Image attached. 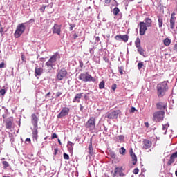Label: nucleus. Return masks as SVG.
<instances>
[{"label": "nucleus", "instance_id": "nucleus-1", "mask_svg": "<svg viewBox=\"0 0 177 177\" xmlns=\"http://www.w3.org/2000/svg\"><path fill=\"white\" fill-rule=\"evenodd\" d=\"M168 91V83L165 81L157 85V95L158 97H164L165 93Z\"/></svg>", "mask_w": 177, "mask_h": 177}, {"label": "nucleus", "instance_id": "nucleus-37", "mask_svg": "<svg viewBox=\"0 0 177 177\" xmlns=\"http://www.w3.org/2000/svg\"><path fill=\"white\" fill-rule=\"evenodd\" d=\"M64 160H70V156H68V154L64 153Z\"/></svg>", "mask_w": 177, "mask_h": 177}, {"label": "nucleus", "instance_id": "nucleus-35", "mask_svg": "<svg viewBox=\"0 0 177 177\" xmlns=\"http://www.w3.org/2000/svg\"><path fill=\"white\" fill-rule=\"evenodd\" d=\"M5 93H6V90L3 88L0 90V94L1 96H5Z\"/></svg>", "mask_w": 177, "mask_h": 177}, {"label": "nucleus", "instance_id": "nucleus-20", "mask_svg": "<svg viewBox=\"0 0 177 177\" xmlns=\"http://www.w3.org/2000/svg\"><path fill=\"white\" fill-rule=\"evenodd\" d=\"M82 95H84V93H77L75 95V97L73 100V103H80L81 102L80 99L82 98Z\"/></svg>", "mask_w": 177, "mask_h": 177}, {"label": "nucleus", "instance_id": "nucleus-15", "mask_svg": "<svg viewBox=\"0 0 177 177\" xmlns=\"http://www.w3.org/2000/svg\"><path fill=\"white\" fill-rule=\"evenodd\" d=\"M175 12L171 13L170 18V28L174 30L175 28V21H176V17Z\"/></svg>", "mask_w": 177, "mask_h": 177}, {"label": "nucleus", "instance_id": "nucleus-17", "mask_svg": "<svg viewBox=\"0 0 177 177\" xmlns=\"http://www.w3.org/2000/svg\"><path fill=\"white\" fill-rule=\"evenodd\" d=\"M32 119H31V122L34 127V128H37L38 127V121L39 119L37 117V115H35V113L32 114Z\"/></svg>", "mask_w": 177, "mask_h": 177}, {"label": "nucleus", "instance_id": "nucleus-48", "mask_svg": "<svg viewBox=\"0 0 177 177\" xmlns=\"http://www.w3.org/2000/svg\"><path fill=\"white\" fill-rule=\"evenodd\" d=\"M67 146H70V147H73L74 146V143L71 142V141L68 142V145Z\"/></svg>", "mask_w": 177, "mask_h": 177}, {"label": "nucleus", "instance_id": "nucleus-2", "mask_svg": "<svg viewBox=\"0 0 177 177\" xmlns=\"http://www.w3.org/2000/svg\"><path fill=\"white\" fill-rule=\"evenodd\" d=\"M57 59H60V55L59 53H56L53 55L47 62H46V66L48 71L55 70V66H56V62H57Z\"/></svg>", "mask_w": 177, "mask_h": 177}, {"label": "nucleus", "instance_id": "nucleus-64", "mask_svg": "<svg viewBox=\"0 0 177 177\" xmlns=\"http://www.w3.org/2000/svg\"><path fill=\"white\" fill-rule=\"evenodd\" d=\"M175 175L177 176V170L175 171Z\"/></svg>", "mask_w": 177, "mask_h": 177}, {"label": "nucleus", "instance_id": "nucleus-33", "mask_svg": "<svg viewBox=\"0 0 177 177\" xmlns=\"http://www.w3.org/2000/svg\"><path fill=\"white\" fill-rule=\"evenodd\" d=\"M118 71H119L120 74H121V75H122V74H124V68L122 66H119Z\"/></svg>", "mask_w": 177, "mask_h": 177}, {"label": "nucleus", "instance_id": "nucleus-45", "mask_svg": "<svg viewBox=\"0 0 177 177\" xmlns=\"http://www.w3.org/2000/svg\"><path fill=\"white\" fill-rule=\"evenodd\" d=\"M79 64L80 68H82V67H84V62H82V61H80Z\"/></svg>", "mask_w": 177, "mask_h": 177}, {"label": "nucleus", "instance_id": "nucleus-26", "mask_svg": "<svg viewBox=\"0 0 177 177\" xmlns=\"http://www.w3.org/2000/svg\"><path fill=\"white\" fill-rule=\"evenodd\" d=\"M135 46L136 48H140L142 47L141 44H140V38L137 37L136 41H135Z\"/></svg>", "mask_w": 177, "mask_h": 177}, {"label": "nucleus", "instance_id": "nucleus-52", "mask_svg": "<svg viewBox=\"0 0 177 177\" xmlns=\"http://www.w3.org/2000/svg\"><path fill=\"white\" fill-rule=\"evenodd\" d=\"M80 111H84V106H82V104H80Z\"/></svg>", "mask_w": 177, "mask_h": 177}, {"label": "nucleus", "instance_id": "nucleus-39", "mask_svg": "<svg viewBox=\"0 0 177 177\" xmlns=\"http://www.w3.org/2000/svg\"><path fill=\"white\" fill-rule=\"evenodd\" d=\"M75 27V24H70L69 30L70 31H73V29Z\"/></svg>", "mask_w": 177, "mask_h": 177}, {"label": "nucleus", "instance_id": "nucleus-28", "mask_svg": "<svg viewBox=\"0 0 177 177\" xmlns=\"http://www.w3.org/2000/svg\"><path fill=\"white\" fill-rule=\"evenodd\" d=\"M137 48L138 53H140V55H141L142 56H145V50H143L142 47H138Z\"/></svg>", "mask_w": 177, "mask_h": 177}, {"label": "nucleus", "instance_id": "nucleus-50", "mask_svg": "<svg viewBox=\"0 0 177 177\" xmlns=\"http://www.w3.org/2000/svg\"><path fill=\"white\" fill-rule=\"evenodd\" d=\"M58 151H59V149L57 148H55L54 149V156H56L57 154Z\"/></svg>", "mask_w": 177, "mask_h": 177}, {"label": "nucleus", "instance_id": "nucleus-49", "mask_svg": "<svg viewBox=\"0 0 177 177\" xmlns=\"http://www.w3.org/2000/svg\"><path fill=\"white\" fill-rule=\"evenodd\" d=\"M3 30H4L3 27L0 28V34H1V35H3Z\"/></svg>", "mask_w": 177, "mask_h": 177}, {"label": "nucleus", "instance_id": "nucleus-58", "mask_svg": "<svg viewBox=\"0 0 177 177\" xmlns=\"http://www.w3.org/2000/svg\"><path fill=\"white\" fill-rule=\"evenodd\" d=\"M95 40L97 41V42H99L100 41V38L99 37V36H97L95 37Z\"/></svg>", "mask_w": 177, "mask_h": 177}, {"label": "nucleus", "instance_id": "nucleus-55", "mask_svg": "<svg viewBox=\"0 0 177 177\" xmlns=\"http://www.w3.org/2000/svg\"><path fill=\"white\" fill-rule=\"evenodd\" d=\"M73 38H74V39L78 38V35H77V33H75V34L73 35Z\"/></svg>", "mask_w": 177, "mask_h": 177}, {"label": "nucleus", "instance_id": "nucleus-57", "mask_svg": "<svg viewBox=\"0 0 177 177\" xmlns=\"http://www.w3.org/2000/svg\"><path fill=\"white\" fill-rule=\"evenodd\" d=\"M111 2V0H105V3L109 4Z\"/></svg>", "mask_w": 177, "mask_h": 177}, {"label": "nucleus", "instance_id": "nucleus-21", "mask_svg": "<svg viewBox=\"0 0 177 177\" xmlns=\"http://www.w3.org/2000/svg\"><path fill=\"white\" fill-rule=\"evenodd\" d=\"M130 156L132 158L133 165H136V162H138V158L132 149L130 151Z\"/></svg>", "mask_w": 177, "mask_h": 177}, {"label": "nucleus", "instance_id": "nucleus-60", "mask_svg": "<svg viewBox=\"0 0 177 177\" xmlns=\"http://www.w3.org/2000/svg\"><path fill=\"white\" fill-rule=\"evenodd\" d=\"M26 142H30V143H31V139H30V138H26Z\"/></svg>", "mask_w": 177, "mask_h": 177}, {"label": "nucleus", "instance_id": "nucleus-56", "mask_svg": "<svg viewBox=\"0 0 177 177\" xmlns=\"http://www.w3.org/2000/svg\"><path fill=\"white\" fill-rule=\"evenodd\" d=\"M144 124H145L146 128H149V122H146Z\"/></svg>", "mask_w": 177, "mask_h": 177}, {"label": "nucleus", "instance_id": "nucleus-13", "mask_svg": "<svg viewBox=\"0 0 177 177\" xmlns=\"http://www.w3.org/2000/svg\"><path fill=\"white\" fill-rule=\"evenodd\" d=\"M3 121L5 122L6 129H12V127H13V120H12V118H8Z\"/></svg>", "mask_w": 177, "mask_h": 177}, {"label": "nucleus", "instance_id": "nucleus-30", "mask_svg": "<svg viewBox=\"0 0 177 177\" xmlns=\"http://www.w3.org/2000/svg\"><path fill=\"white\" fill-rule=\"evenodd\" d=\"M126 151H127V150L125 149V148L124 147H122L119 150L120 154H122V156H125Z\"/></svg>", "mask_w": 177, "mask_h": 177}, {"label": "nucleus", "instance_id": "nucleus-19", "mask_svg": "<svg viewBox=\"0 0 177 177\" xmlns=\"http://www.w3.org/2000/svg\"><path fill=\"white\" fill-rule=\"evenodd\" d=\"M156 109L158 110H165L167 109V102H158L156 103Z\"/></svg>", "mask_w": 177, "mask_h": 177}, {"label": "nucleus", "instance_id": "nucleus-53", "mask_svg": "<svg viewBox=\"0 0 177 177\" xmlns=\"http://www.w3.org/2000/svg\"><path fill=\"white\" fill-rule=\"evenodd\" d=\"M103 59L104 62H106V63H109V58H107V57H104Z\"/></svg>", "mask_w": 177, "mask_h": 177}, {"label": "nucleus", "instance_id": "nucleus-10", "mask_svg": "<svg viewBox=\"0 0 177 177\" xmlns=\"http://www.w3.org/2000/svg\"><path fill=\"white\" fill-rule=\"evenodd\" d=\"M140 35H145L146 34V31H147V26H146V23L140 22Z\"/></svg>", "mask_w": 177, "mask_h": 177}, {"label": "nucleus", "instance_id": "nucleus-44", "mask_svg": "<svg viewBox=\"0 0 177 177\" xmlns=\"http://www.w3.org/2000/svg\"><path fill=\"white\" fill-rule=\"evenodd\" d=\"M55 138L56 139H57V135L54 133H53V135L51 136V138H52V139H55Z\"/></svg>", "mask_w": 177, "mask_h": 177}, {"label": "nucleus", "instance_id": "nucleus-59", "mask_svg": "<svg viewBox=\"0 0 177 177\" xmlns=\"http://www.w3.org/2000/svg\"><path fill=\"white\" fill-rule=\"evenodd\" d=\"M49 95H50V92L48 93L47 94H46L45 97H49Z\"/></svg>", "mask_w": 177, "mask_h": 177}, {"label": "nucleus", "instance_id": "nucleus-38", "mask_svg": "<svg viewBox=\"0 0 177 177\" xmlns=\"http://www.w3.org/2000/svg\"><path fill=\"white\" fill-rule=\"evenodd\" d=\"M142 67H143V62H139L138 64V70H140L142 68Z\"/></svg>", "mask_w": 177, "mask_h": 177}, {"label": "nucleus", "instance_id": "nucleus-40", "mask_svg": "<svg viewBox=\"0 0 177 177\" xmlns=\"http://www.w3.org/2000/svg\"><path fill=\"white\" fill-rule=\"evenodd\" d=\"M112 91H115L117 89V84H113L111 87Z\"/></svg>", "mask_w": 177, "mask_h": 177}, {"label": "nucleus", "instance_id": "nucleus-62", "mask_svg": "<svg viewBox=\"0 0 177 177\" xmlns=\"http://www.w3.org/2000/svg\"><path fill=\"white\" fill-rule=\"evenodd\" d=\"M57 140H58L59 145H62V141H60V139L58 138Z\"/></svg>", "mask_w": 177, "mask_h": 177}, {"label": "nucleus", "instance_id": "nucleus-32", "mask_svg": "<svg viewBox=\"0 0 177 177\" xmlns=\"http://www.w3.org/2000/svg\"><path fill=\"white\" fill-rule=\"evenodd\" d=\"M99 88H100V89H104V81H102V82L99 84Z\"/></svg>", "mask_w": 177, "mask_h": 177}, {"label": "nucleus", "instance_id": "nucleus-4", "mask_svg": "<svg viewBox=\"0 0 177 177\" xmlns=\"http://www.w3.org/2000/svg\"><path fill=\"white\" fill-rule=\"evenodd\" d=\"M79 80L84 81V82H95L96 81V79L92 77V75H89L88 72H86L85 73H81L79 75Z\"/></svg>", "mask_w": 177, "mask_h": 177}, {"label": "nucleus", "instance_id": "nucleus-22", "mask_svg": "<svg viewBox=\"0 0 177 177\" xmlns=\"http://www.w3.org/2000/svg\"><path fill=\"white\" fill-rule=\"evenodd\" d=\"M42 73H44V68H39L38 66H37L35 69V77L38 76H41Z\"/></svg>", "mask_w": 177, "mask_h": 177}, {"label": "nucleus", "instance_id": "nucleus-61", "mask_svg": "<svg viewBox=\"0 0 177 177\" xmlns=\"http://www.w3.org/2000/svg\"><path fill=\"white\" fill-rule=\"evenodd\" d=\"M174 50H177V44L174 45Z\"/></svg>", "mask_w": 177, "mask_h": 177}, {"label": "nucleus", "instance_id": "nucleus-16", "mask_svg": "<svg viewBox=\"0 0 177 177\" xmlns=\"http://www.w3.org/2000/svg\"><path fill=\"white\" fill-rule=\"evenodd\" d=\"M121 111L120 110L118 111H113L107 115V118H109L110 120H112L113 118H115L118 117V114H120Z\"/></svg>", "mask_w": 177, "mask_h": 177}, {"label": "nucleus", "instance_id": "nucleus-31", "mask_svg": "<svg viewBox=\"0 0 177 177\" xmlns=\"http://www.w3.org/2000/svg\"><path fill=\"white\" fill-rule=\"evenodd\" d=\"M162 23H163L162 18L158 17V26H159L160 28H161V27H162Z\"/></svg>", "mask_w": 177, "mask_h": 177}, {"label": "nucleus", "instance_id": "nucleus-14", "mask_svg": "<svg viewBox=\"0 0 177 177\" xmlns=\"http://www.w3.org/2000/svg\"><path fill=\"white\" fill-rule=\"evenodd\" d=\"M115 39L116 41H120V39H121L123 42H127L128 39H129V36H128V35H118L115 36Z\"/></svg>", "mask_w": 177, "mask_h": 177}, {"label": "nucleus", "instance_id": "nucleus-63", "mask_svg": "<svg viewBox=\"0 0 177 177\" xmlns=\"http://www.w3.org/2000/svg\"><path fill=\"white\" fill-rule=\"evenodd\" d=\"M92 52H93V48H91V49H90V53H92Z\"/></svg>", "mask_w": 177, "mask_h": 177}, {"label": "nucleus", "instance_id": "nucleus-51", "mask_svg": "<svg viewBox=\"0 0 177 177\" xmlns=\"http://www.w3.org/2000/svg\"><path fill=\"white\" fill-rule=\"evenodd\" d=\"M136 111V109H135V107H131L130 113H135Z\"/></svg>", "mask_w": 177, "mask_h": 177}, {"label": "nucleus", "instance_id": "nucleus-3", "mask_svg": "<svg viewBox=\"0 0 177 177\" xmlns=\"http://www.w3.org/2000/svg\"><path fill=\"white\" fill-rule=\"evenodd\" d=\"M24 31H26V23L18 24L14 33L15 38H20L24 33Z\"/></svg>", "mask_w": 177, "mask_h": 177}, {"label": "nucleus", "instance_id": "nucleus-24", "mask_svg": "<svg viewBox=\"0 0 177 177\" xmlns=\"http://www.w3.org/2000/svg\"><path fill=\"white\" fill-rule=\"evenodd\" d=\"M32 136L34 139H38V127H34V131H32Z\"/></svg>", "mask_w": 177, "mask_h": 177}, {"label": "nucleus", "instance_id": "nucleus-42", "mask_svg": "<svg viewBox=\"0 0 177 177\" xmlns=\"http://www.w3.org/2000/svg\"><path fill=\"white\" fill-rule=\"evenodd\" d=\"M133 174H135V175H138V174H139V169L138 168L134 169Z\"/></svg>", "mask_w": 177, "mask_h": 177}, {"label": "nucleus", "instance_id": "nucleus-34", "mask_svg": "<svg viewBox=\"0 0 177 177\" xmlns=\"http://www.w3.org/2000/svg\"><path fill=\"white\" fill-rule=\"evenodd\" d=\"M2 164L4 168H8V167H9V163L7 161H3Z\"/></svg>", "mask_w": 177, "mask_h": 177}, {"label": "nucleus", "instance_id": "nucleus-54", "mask_svg": "<svg viewBox=\"0 0 177 177\" xmlns=\"http://www.w3.org/2000/svg\"><path fill=\"white\" fill-rule=\"evenodd\" d=\"M26 57H24V55H21V60L22 62H26Z\"/></svg>", "mask_w": 177, "mask_h": 177}, {"label": "nucleus", "instance_id": "nucleus-36", "mask_svg": "<svg viewBox=\"0 0 177 177\" xmlns=\"http://www.w3.org/2000/svg\"><path fill=\"white\" fill-rule=\"evenodd\" d=\"M68 147V151H69V153H73V150H74V147H70V146H67Z\"/></svg>", "mask_w": 177, "mask_h": 177}, {"label": "nucleus", "instance_id": "nucleus-46", "mask_svg": "<svg viewBox=\"0 0 177 177\" xmlns=\"http://www.w3.org/2000/svg\"><path fill=\"white\" fill-rule=\"evenodd\" d=\"M62 96V92L59 91L56 93V97H60Z\"/></svg>", "mask_w": 177, "mask_h": 177}, {"label": "nucleus", "instance_id": "nucleus-7", "mask_svg": "<svg viewBox=\"0 0 177 177\" xmlns=\"http://www.w3.org/2000/svg\"><path fill=\"white\" fill-rule=\"evenodd\" d=\"M165 115V112H164V111H158L154 112L153 114V121H156V122H160V121H163Z\"/></svg>", "mask_w": 177, "mask_h": 177}, {"label": "nucleus", "instance_id": "nucleus-25", "mask_svg": "<svg viewBox=\"0 0 177 177\" xmlns=\"http://www.w3.org/2000/svg\"><path fill=\"white\" fill-rule=\"evenodd\" d=\"M152 23H153V21L151 20V19L145 18V26L147 27H151Z\"/></svg>", "mask_w": 177, "mask_h": 177}, {"label": "nucleus", "instance_id": "nucleus-8", "mask_svg": "<svg viewBox=\"0 0 177 177\" xmlns=\"http://www.w3.org/2000/svg\"><path fill=\"white\" fill-rule=\"evenodd\" d=\"M113 176H125V174H124V167H122V166L116 167L114 171Z\"/></svg>", "mask_w": 177, "mask_h": 177}, {"label": "nucleus", "instance_id": "nucleus-29", "mask_svg": "<svg viewBox=\"0 0 177 177\" xmlns=\"http://www.w3.org/2000/svg\"><path fill=\"white\" fill-rule=\"evenodd\" d=\"M113 13L114 16H117L120 13V8H118V7L113 8Z\"/></svg>", "mask_w": 177, "mask_h": 177}, {"label": "nucleus", "instance_id": "nucleus-12", "mask_svg": "<svg viewBox=\"0 0 177 177\" xmlns=\"http://www.w3.org/2000/svg\"><path fill=\"white\" fill-rule=\"evenodd\" d=\"M53 34H57V35H60L62 32V25L54 24V26L52 28Z\"/></svg>", "mask_w": 177, "mask_h": 177}, {"label": "nucleus", "instance_id": "nucleus-9", "mask_svg": "<svg viewBox=\"0 0 177 177\" xmlns=\"http://www.w3.org/2000/svg\"><path fill=\"white\" fill-rule=\"evenodd\" d=\"M68 113H70V108L64 107L60 113L57 115V118H63V117H66V115H68Z\"/></svg>", "mask_w": 177, "mask_h": 177}, {"label": "nucleus", "instance_id": "nucleus-6", "mask_svg": "<svg viewBox=\"0 0 177 177\" xmlns=\"http://www.w3.org/2000/svg\"><path fill=\"white\" fill-rule=\"evenodd\" d=\"M85 127L89 131H93L96 128V119L91 117L85 124Z\"/></svg>", "mask_w": 177, "mask_h": 177}, {"label": "nucleus", "instance_id": "nucleus-43", "mask_svg": "<svg viewBox=\"0 0 177 177\" xmlns=\"http://www.w3.org/2000/svg\"><path fill=\"white\" fill-rule=\"evenodd\" d=\"M46 8V6H43V7L40 8V11L41 12V13H44V12H45Z\"/></svg>", "mask_w": 177, "mask_h": 177}, {"label": "nucleus", "instance_id": "nucleus-18", "mask_svg": "<svg viewBox=\"0 0 177 177\" xmlns=\"http://www.w3.org/2000/svg\"><path fill=\"white\" fill-rule=\"evenodd\" d=\"M177 158V151L173 153L171 156L169 160L167 162V165H172L174 162H175V159Z\"/></svg>", "mask_w": 177, "mask_h": 177}, {"label": "nucleus", "instance_id": "nucleus-11", "mask_svg": "<svg viewBox=\"0 0 177 177\" xmlns=\"http://www.w3.org/2000/svg\"><path fill=\"white\" fill-rule=\"evenodd\" d=\"M142 145H143L142 149L144 150H147V149H150V147H151L153 142H151V141L149 140L144 139L142 140Z\"/></svg>", "mask_w": 177, "mask_h": 177}, {"label": "nucleus", "instance_id": "nucleus-41", "mask_svg": "<svg viewBox=\"0 0 177 177\" xmlns=\"http://www.w3.org/2000/svg\"><path fill=\"white\" fill-rule=\"evenodd\" d=\"M124 137L122 135L119 136V140H120V142H124Z\"/></svg>", "mask_w": 177, "mask_h": 177}, {"label": "nucleus", "instance_id": "nucleus-27", "mask_svg": "<svg viewBox=\"0 0 177 177\" xmlns=\"http://www.w3.org/2000/svg\"><path fill=\"white\" fill-rule=\"evenodd\" d=\"M163 44L165 46H169V45H171V39H169V38L165 39L163 40Z\"/></svg>", "mask_w": 177, "mask_h": 177}, {"label": "nucleus", "instance_id": "nucleus-5", "mask_svg": "<svg viewBox=\"0 0 177 177\" xmlns=\"http://www.w3.org/2000/svg\"><path fill=\"white\" fill-rule=\"evenodd\" d=\"M67 74H68V73L67 72V70H66V68H64L57 70L56 75V80L62 81L64 80V78L67 77Z\"/></svg>", "mask_w": 177, "mask_h": 177}, {"label": "nucleus", "instance_id": "nucleus-23", "mask_svg": "<svg viewBox=\"0 0 177 177\" xmlns=\"http://www.w3.org/2000/svg\"><path fill=\"white\" fill-rule=\"evenodd\" d=\"M88 153L90 156H93L95 153L93 152V147L92 146V139L90 140V144L88 147Z\"/></svg>", "mask_w": 177, "mask_h": 177}, {"label": "nucleus", "instance_id": "nucleus-47", "mask_svg": "<svg viewBox=\"0 0 177 177\" xmlns=\"http://www.w3.org/2000/svg\"><path fill=\"white\" fill-rule=\"evenodd\" d=\"M5 68V62H1L0 64V68Z\"/></svg>", "mask_w": 177, "mask_h": 177}]
</instances>
